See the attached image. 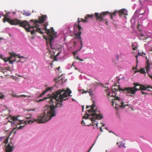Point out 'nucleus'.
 Segmentation results:
<instances>
[{
  "mask_svg": "<svg viewBox=\"0 0 152 152\" xmlns=\"http://www.w3.org/2000/svg\"><path fill=\"white\" fill-rule=\"evenodd\" d=\"M100 130L101 132H103V130L102 129V127H100Z\"/></svg>",
  "mask_w": 152,
  "mask_h": 152,
  "instance_id": "43",
  "label": "nucleus"
},
{
  "mask_svg": "<svg viewBox=\"0 0 152 152\" xmlns=\"http://www.w3.org/2000/svg\"><path fill=\"white\" fill-rule=\"evenodd\" d=\"M142 56V53H140V52H138V55H136L135 56V57H136V59H137V62H138V61H137V58L138 57V56Z\"/></svg>",
  "mask_w": 152,
  "mask_h": 152,
  "instance_id": "33",
  "label": "nucleus"
},
{
  "mask_svg": "<svg viewBox=\"0 0 152 152\" xmlns=\"http://www.w3.org/2000/svg\"><path fill=\"white\" fill-rule=\"evenodd\" d=\"M105 129H106V130H107V129H108V128H105Z\"/></svg>",
  "mask_w": 152,
  "mask_h": 152,
  "instance_id": "57",
  "label": "nucleus"
},
{
  "mask_svg": "<svg viewBox=\"0 0 152 152\" xmlns=\"http://www.w3.org/2000/svg\"><path fill=\"white\" fill-rule=\"evenodd\" d=\"M1 14H0V18H1Z\"/></svg>",
  "mask_w": 152,
  "mask_h": 152,
  "instance_id": "56",
  "label": "nucleus"
},
{
  "mask_svg": "<svg viewBox=\"0 0 152 152\" xmlns=\"http://www.w3.org/2000/svg\"><path fill=\"white\" fill-rule=\"evenodd\" d=\"M142 56H144L145 55H146V54L145 53H143V52H142Z\"/></svg>",
  "mask_w": 152,
  "mask_h": 152,
  "instance_id": "42",
  "label": "nucleus"
},
{
  "mask_svg": "<svg viewBox=\"0 0 152 152\" xmlns=\"http://www.w3.org/2000/svg\"><path fill=\"white\" fill-rule=\"evenodd\" d=\"M117 12V11H115L113 12L112 13H110L108 11L102 12L100 13H95V16L96 18V20H98L99 21H106V20L104 19V17L108 14H110L111 16V19H112L113 16H115L116 15V13Z\"/></svg>",
  "mask_w": 152,
  "mask_h": 152,
  "instance_id": "8",
  "label": "nucleus"
},
{
  "mask_svg": "<svg viewBox=\"0 0 152 152\" xmlns=\"http://www.w3.org/2000/svg\"><path fill=\"white\" fill-rule=\"evenodd\" d=\"M111 100H112V105H113L114 104L115 105V108H116V106H118L121 108H124L126 106H128L127 104H124V102L121 101L120 97L117 96L116 97L111 99Z\"/></svg>",
  "mask_w": 152,
  "mask_h": 152,
  "instance_id": "9",
  "label": "nucleus"
},
{
  "mask_svg": "<svg viewBox=\"0 0 152 152\" xmlns=\"http://www.w3.org/2000/svg\"><path fill=\"white\" fill-rule=\"evenodd\" d=\"M36 110V108H35V109H32V110H29L28 111H34L35 110Z\"/></svg>",
  "mask_w": 152,
  "mask_h": 152,
  "instance_id": "44",
  "label": "nucleus"
},
{
  "mask_svg": "<svg viewBox=\"0 0 152 152\" xmlns=\"http://www.w3.org/2000/svg\"><path fill=\"white\" fill-rule=\"evenodd\" d=\"M94 104V105H95V104H94V103H93V104L91 106H86V109H88V108L89 107H91V106H92L93 104Z\"/></svg>",
  "mask_w": 152,
  "mask_h": 152,
  "instance_id": "39",
  "label": "nucleus"
},
{
  "mask_svg": "<svg viewBox=\"0 0 152 152\" xmlns=\"http://www.w3.org/2000/svg\"><path fill=\"white\" fill-rule=\"evenodd\" d=\"M81 124H82L83 125H87V126H89L90 125H92V126H94V125L93 124H90V125H88V124H86L84 122V120H82L81 122Z\"/></svg>",
  "mask_w": 152,
  "mask_h": 152,
  "instance_id": "34",
  "label": "nucleus"
},
{
  "mask_svg": "<svg viewBox=\"0 0 152 152\" xmlns=\"http://www.w3.org/2000/svg\"><path fill=\"white\" fill-rule=\"evenodd\" d=\"M145 11H144V12H143V13H140V15H143V14H144L145 13Z\"/></svg>",
  "mask_w": 152,
  "mask_h": 152,
  "instance_id": "47",
  "label": "nucleus"
},
{
  "mask_svg": "<svg viewBox=\"0 0 152 152\" xmlns=\"http://www.w3.org/2000/svg\"><path fill=\"white\" fill-rule=\"evenodd\" d=\"M15 61H16L15 60H13V61L10 60V61H9V63L10 64H12Z\"/></svg>",
  "mask_w": 152,
  "mask_h": 152,
  "instance_id": "37",
  "label": "nucleus"
},
{
  "mask_svg": "<svg viewBox=\"0 0 152 152\" xmlns=\"http://www.w3.org/2000/svg\"><path fill=\"white\" fill-rule=\"evenodd\" d=\"M149 76L152 79V75H149Z\"/></svg>",
  "mask_w": 152,
  "mask_h": 152,
  "instance_id": "45",
  "label": "nucleus"
},
{
  "mask_svg": "<svg viewBox=\"0 0 152 152\" xmlns=\"http://www.w3.org/2000/svg\"><path fill=\"white\" fill-rule=\"evenodd\" d=\"M101 124H102V127L104 126H105V124H103L102 123H101Z\"/></svg>",
  "mask_w": 152,
  "mask_h": 152,
  "instance_id": "48",
  "label": "nucleus"
},
{
  "mask_svg": "<svg viewBox=\"0 0 152 152\" xmlns=\"http://www.w3.org/2000/svg\"><path fill=\"white\" fill-rule=\"evenodd\" d=\"M116 88H112L111 91L110 92L107 94L108 97L109 99H110V97L115 98L118 96L120 95L121 92L120 91H121L119 89V88H120V86H117Z\"/></svg>",
  "mask_w": 152,
  "mask_h": 152,
  "instance_id": "10",
  "label": "nucleus"
},
{
  "mask_svg": "<svg viewBox=\"0 0 152 152\" xmlns=\"http://www.w3.org/2000/svg\"><path fill=\"white\" fill-rule=\"evenodd\" d=\"M83 109H84V106H83V107H82V110H83Z\"/></svg>",
  "mask_w": 152,
  "mask_h": 152,
  "instance_id": "54",
  "label": "nucleus"
},
{
  "mask_svg": "<svg viewBox=\"0 0 152 152\" xmlns=\"http://www.w3.org/2000/svg\"><path fill=\"white\" fill-rule=\"evenodd\" d=\"M132 49L134 50H137L138 48V47L137 46H135L134 47V44L132 43Z\"/></svg>",
  "mask_w": 152,
  "mask_h": 152,
  "instance_id": "32",
  "label": "nucleus"
},
{
  "mask_svg": "<svg viewBox=\"0 0 152 152\" xmlns=\"http://www.w3.org/2000/svg\"><path fill=\"white\" fill-rule=\"evenodd\" d=\"M118 12L119 13V15L121 17V15H127V12H126V10L124 9H122L118 11Z\"/></svg>",
  "mask_w": 152,
  "mask_h": 152,
  "instance_id": "18",
  "label": "nucleus"
},
{
  "mask_svg": "<svg viewBox=\"0 0 152 152\" xmlns=\"http://www.w3.org/2000/svg\"><path fill=\"white\" fill-rule=\"evenodd\" d=\"M137 88H139V86H137Z\"/></svg>",
  "mask_w": 152,
  "mask_h": 152,
  "instance_id": "59",
  "label": "nucleus"
},
{
  "mask_svg": "<svg viewBox=\"0 0 152 152\" xmlns=\"http://www.w3.org/2000/svg\"><path fill=\"white\" fill-rule=\"evenodd\" d=\"M10 135H9L6 138V139L4 140V143L5 144V145H6L8 142V140L10 138Z\"/></svg>",
  "mask_w": 152,
  "mask_h": 152,
  "instance_id": "27",
  "label": "nucleus"
},
{
  "mask_svg": "<svg viewBox=\"0 0 152 152\" xmlns=\"http://www.w3.org/2000/svg\"><path fill=\"white\" fill-rule=\"evenodd\" d=\"M138 72H140L142 74H144L145 73V71L144 69L142 68H141L139 71Z\"/></svg>",
  "mask_w": 152,
  "mask_h": 152,
  "instance_id": "31",
  "label": "nucleus"
},
{
  "mask_svg": "<svg viewBox=\"0 0 152 152\" xmlns=\"http://www.w3.org/2000/svg\"><path fill=\"white\" fill-rule=\"evenodd\" d=\"M18 116L17 117H15V116H13L12 117L11 119L12 120V121H9V122H11L12 125L15 124V125H17L16 126V128H14L13 129V132L15 131L14 132V133H15V132L16 131V129H22L26 124H27V123L28 124H30L37 121H38V122L39 123L38 118L37 119H33V121L29 120L26 122V121H20L18 119Z\"/></svg>",
  "mask_w": 152,
  "mask_h": 152,
  "instance_id": "5",
  "label": "nucleus"
},
{
  "mask_svg": "<svg viewBox=\"0 0 152 152\" xmlns=\"http://www.w3.org/2000/svg\"><path fill=\"white\" fill-rule=\"evenodd\" d=\"M9 112L8 110H4L2 112V115L3 116H6L9 114Z\"/></svg>",
  "mask_w": 152,
  "mask_h": 152,
  "instance_id": "22",
  "label": "nucleus"
},
{
  "mask_svg": "<svg viewBox=\"0 0 152 152\" xmlns=\"http://www.w3.org/2000/svg\"><path fill=\"white\" fill-rule=\"evenodd\" d=\"M93 16L92 15H87L85 17V19L83 18H81L80 20V22L82 21L84 23H86L90 19H91Z\"/></svg>",
  "mask_w": 152,
  "mask_h": 152,
  "instance_id": "14",
  "label": "nucleus"
},
{
  "mask_svg": "<svg viewBox=\"0 0 152 152\" xmlns=\"http://www.w3.org/2000/svg\"><path fill=\"white\" fill-rule=\"evenodd\" d=\"M48 25V24L47 23H45L44 25V27H46Z\"/></svg>",
  "mask_w": 152,
  "mask_h": 152,
  "instance_id": "40",
  "label": "nucleus"
},
{
  "mask_svg": "<svg viewBox=\"0 0 152 152\" xmlns=\"http://www.w3.org/2000/svg\"><path fill=\"white\" fill-rule=\"evenodd\" d=\"M46 18H47V17L46 15H43L39 17L38 20L32 19L30 20V22L33 23L32 26H33V28H31L30 29L31 31H30L32 35L34 34L36 31L41 34H42L43 33V32L41 30L40 28L38 27L39 26V24H41L43 23Z\"/></svg>",
  "mask_w": 152,
  "mask_h": 152,
  "instance_id": "4",
  "label": "nucleus"
},
{
  "mask_svg": "<svg viewBox=\"0 0 152 152\" xmlns=\"http://www.w3.org/2000/svg\"><path fill=\"white\" fill-rule=\"evenodd\" d=\"M12 96L13 97H16L18 98H19V97H27V96L30 97V96H27V95H15V94H12Z\"/></svg>",
  "mask_w": 152,
  "mask_h": 152,
  "instance_id": "21",
  "label": "nucleus"
},
{
  "mask_svg": "<svg viewBox=\"0 0 152 152\" xmlns=\"http://www.w3.org/2000/svg\"><path fill=\"white\" fill-rule=\"evenodd\" d=\"M82 32V31H78V32L75 33L74 34V35L76 37V39H79L80 40L81 46L78 51H80L83 47L82 41L80 36Z\"/></svg>",
  "mask_w": 152,
  "mask_h": 152,
  "instance_id": "13",
  "label": "nucleus"
},
{
  "mask_svg": "<svg viewBox=\"0 0 152 152\" xmlns=\"http://www.w3.org/2000/svg\"><path fill=\"white\" fill-rule=\"evenodd\" d=\"M62 78L60 77H58L57 78L54 79V80L56 83H62Z\"/></svg>",
  "mask_w": 152,
  "mask_h": 152,
  "instance_id": "19",
  "label": "nucleus"
},
{
  "mask_svg": "<svg viewBox=\"0 0 152 152\" xmlns=\"http://www.w3.org/2000/svg\"><path fill=\"white\" fill-rule=\"evenodd\" d=\"M5 146L6 152H12L13 151V148L15 147L11 141H10V142L7 145H5Z\"/></svg>",
  "mask_w": 152,
  "mask_h": 152,
  "instance_id": "12",
  "label": "nucleus"
},
{
  "mask_svg": "<svg viewBox=\"0 0 152 152\" xmlns=\"http://www.w3.org/2000/svg\"><path fill=\"white\" fill-rule=\"evenodd\" d=\"M87 92H88L89 93V94H90V95H91V94L92 93L91 91V92H88L87 91H84V92H82V93L83 94V93H86Z\"/></svg>",
  "mask_w": 152,
  "mask_h": 152,
  "instance_id": "36",
  "label": "nucleus"
},
{
  "mask_svg": "<svg viewBox=\"0 0 152 152\" xmlns=\"http://www.w3.org/2000/svg\"><path fill=\"white\" fill-rule=\"evenodd\" d=\"M60 68V67H59L58 68V69L59 70Z\"/></svg>",
  "mask_w": 152,
  "mask_h": 152,
  "instance_id": "55",
  "label": "nucleus"
},
{
  "mask_svg": "<svg viewBox=\"0 0 152 152\" xmlns=\"http://www.w3.org/2000/svg\"><path fill=\"white\" fill-rule=\"evenodd\" d=\"M133 84L134 86L132 87H126L123 89H122L121 88L119 87V89L124 93L126 96H133L135 95L136 92L138 91V90L137 89V86L138 85V84L134 83Z\"/></svg>",
  "mask_w": 152,
  "mask_h": 152,
  "instance_id": "7",
  "label": "nucleus"
},
{
  "mask_svg": "<svg viewBox=\"0 0 152 152\" xmlns=\"http://www.w3.org/2000/svg\"><path fill=\"white\" fill-rule=\"evenodd\" d=\"M140 38L141 39L144 40L146 39L147 38L146 33L145 32H141L140 33Z\"/></svg>",
  "mask_w": 152,
  "mask_h": 152,
  "instance_id": "17",
  "label": "nucleus"
},
{
  "mask_svg": "<svg viewBox=\"0 0 152 152\" xmlns=\"http://www.w3.org/2000/svg\"><path fill=\"white\" fill-rule=\"evenodd\" d=\"M4 138V137H0V141H1Z\"/></svg>",
  "mask_w": 152,
  "mask_h": 152,
  "instance_id": "41",
  "label": "nucleus"
},
{
  "mask_svg": "<svg viewBox=\"0 0 152 152\" xmlns=\"http://www.w3.org/2000/svg\"><path fill=\"white\" fill-rule=\"evenodd\" d=\"M4 69H5V72H6V70H8L10 72L11 71V69L10 66L6 67Z\"/></svg>",
  "mask_w": 152,
  "mask_h": 152,
  "instance_id": "29",
  "label": "nucleus"
},
{
  "mask_svg": "<svg viewBox=\"0 0 152 152\" xmlns=\"http://www.w3.org/2000/svg\"><path fill=\"white\" fill-rule=\"evenodd\" d=\"M80 18H78L77 19V23H75L74 24V28H77L78 30H79V31H80L81 29L82 28L80 25Z\"/></svg>",
  "mask_w": 152,
  "mask_h": 152,
  "instance_id": "16",
  "label": "nucleus"
},
{
  "mask_svg": "<svg viewBox=\"0 0 152 152\" xmlns=\"http://www.w3.org/2000/svg\"><path fill=\"white\" fill-rule=\"evenodd\" d=\"M44 30L46 31L48 36L46 39L47 45H49L51 48L53 50L55 49L56 46H53V42L54 38L56 37V34L53 27H51L50 29H47L46 27H45Z\"/></svg>",
  "mask_w": 152,
  "mask_h": 152,
  "instance_id": "6",
  "label": "nucleus"
},
{
  "mask_svg": "<svg viewBox=\"0 0 152 152\" xmlns=\"http://www.w3.org/2000/svg\"><path fill=\"white\" fill-rule=\"evenodd\" d=\"M94 145V144L92 145V146L91 147V148H90L88 150V151L87 152H90L91 149L92 148V147Z\"/></svg>",
  "mask_w": 152,
  "mask_h": 152,
  "instance_id": "38",
  "label": "nucleus"
},
{
  "mask_svg": "<svg viewBox=\"0 0 152 152\" xmlns=\"http://www.w3.org/2000/svg\"><path fill=\"white\" fill-rule=\"evenodd\" d=\"M4 18L3 19V22L5 23L6 21L8 22L10 25H19L20 26L24 28L28 32H30L31 28H33V26H30L26 20H24L21 22L20 20H18L16 18L10 20L7 17V15H3Z\"/></svg>",
  "mask_w": 152,
  "mask_h": 152,
  "instance_id": "2",
  "label": "nucleus"
},
{
  "mask_svg": "<svg viewBox=\"0 0 152 152\" xmlns=\"http://www.w3.org/2000/svg\"><path fill=\"white\" fill-rule=\"evenodd\" d=\"M71 93V91L69 88L66 90L64 89L59 90L52 94L48 95L46 97L43 99L37 101V102H40L46 100V101L50 104L46 105L45 108L44 113L41 114L38 117L39 123H46L52 117L56 116V113L55 110L57 107L62 105L63 101L67 99L65 98L69 96Z\"/></svg>",
  "mask_w": 152,
  "mask_h": 152,
  "instance_id": "1",
  "label": "nucleus"
},
{
  "mask_svg": "<svg viewBox=\"0 0 152 152\" xmlns=\"http://www.w3.org/2000/svg\"><path fill=\"white\" fill-rule=\"evenodd\" d=\"M145 58H146V59L147 60V61H147L148 60H149L148 59L147 57H145Z\"/></svg>",
  "mask_w": 152,
  "mask_h": 152,
  "instance_id": "50",
  "label": "nucleus"
},
{
  "mask_svg": "<svg viewBox=\"0 0 152 152\" xmlns=\"http://www.w3.org/2000/svg\"><path fill=\"white\" fill-rule=\"evenodd\" d=\"M140 26V24H138L137 26V28L138 29H139V28Z\"/></svg>",
  "mask_w": 152,
  "mask_h": 152,
  "instance_id": "46",
  "label": "nucleus"
},
{
  "mask_svg": "<svg viewBox=\"0 0 152 152\" xmlns=\"http://www.w3.org/2000/svg\"><path fill=\"white\" fill-rule=\"evenodd\" d=\"M31 13H28V12H24L23 13V15H24L26 16H29L31 15Z\"/></svg>",
  "mask_w": 152,
  "mask_h": 152,
  "instance_id": "30",
  "label": "nucleus"
},
{
  "mask_svg": "<svg viewBox=\"0 0 152 152\" xmlns=\"http://www.w3.org/2000/svg\"><path fill=\"white\" fill-rule=\"evenodd\" d=\"M0 72H3L4 74H5V69L1 67H0Z\"/></svg>",
  "mask_w": 152,
  "mask_h": 152,
  "instance_id": "28",
  "label": "nucleus"
},
{
  "mask_svg": "<svg viewBox=\"0 0 152 152\" xmlns=\"http://www.w3.org/2000/svg\"><path fill=\"white\" fill-rule=\"evenodd\" d=\"M6 58H7L6 60H7V61H8L11 60L12 59V57L11 56V57Z\"/></svg>",
  "mask_w": 152,
  "mask_h": 152,
  "instance_id": "35",
  "label": "nucleus"
},
{
  "mask_svg": "<svg viewBox=\"0 0 152 152\" xmlns=\"http://www.w3.org/2000/svg\"><path fill=\"white\" fill-rule=\"evenodd\" d=\"M135 83L138 84V85L137 86V89H138V91L139 90H140L141 91H145V90L148 91H151V90L149 89H152V87H151L147 85L145 86L144 85H141L137 83Z\"/></svg>",
  "mask_w": 152,
  "mask_h": 152,
  "instance_id": "11",
  "label": "nucleus"
},
{
  "mask_svg": "<svg viewBox=\"0 0 152 152\" xmlns=\"http://www.w3.org/2000/svg\"><path fill=\"white\" fill-rule=\"evenodd\" d=\"M51 90V88H47L44 91H43V92L41 94H40L39 96V97H42V96L44 95L48 91Z\"/></svg>",
  "mask_w": 152,
  "mask_h": 152,
  "instance_id": "20",
  "label": "nucleus"
},
{
  "mask_svg": "<svg viewBox=\"0 0 152 152\" xmlns=\"http://www.w3.org/2000/svg\"><path fill=\"white\" fill-rule=\"evenodd\" d=\"M107 21H106V24H107Z\"/></svg>",
  "mask_w": 152,
  "mask_h": 152,
  "instance_id": "58",
  "label": "nucleus"
},
{
  "mask_svg": "<svg viewBox=\"0 0 152 152\" xmlns=\"http://www.w3.org/2000/svg\"><path fill=\"white\" fill-rule=\"evenodd\" d=\"M117 144L118 145V146L119 148H125L126 147L125 146L124 144L123 143L121 142H117Z\"/></svg>",
  "mask_w": 152,
  "mask_h": 152,
  "instance_id": "23",
  "label": "nucleus"
},
{
  "mask_svg": "<svg viewBox=\"0 0 152 152\" xmlns=\"http://www.w3.org/2000/svg\"><path fill=\"white\" fill-rule=\"evenodd\" d=\"M5 97V95L3 94V93H0V99H4Z\"/></svg>",
  "mask_w": 152,
  "mask_h": 152,
  "instance_id": "26",
  "label": "nucleus"
},
{
  "mask_svg": "<svg viewBox=\"0 0 152 152\" xmlns=\"http://www.w3.org/2000/svg\"><path fill=\"white\" fill-rule=\"evenodd\" d=\"M141 93L142 94H145V92L143 91H141Z\"/></svg>",
  "mask_w": 152,
  "mask_h": 152,
  "instance_id": "49",
  "label": "nucleus"
},
{
  "mask_svg": "<svg viewBox=\"0 0 152 152\" xmlns=\"http://www.w3.org/2000/svg\"><path fill=\"white\" fill-rule=\"evenodd\" d=\"M152 67V63L149 62V60H148L146 62V66L145 67L146 72H148L150 71V69Z\"/></svg>",
  "mask_w": 152,
  "mask_h": 152,
  "instance_id": "15",
  "label": "nucleus"
},
{
  "mask_svg": "<svg viewBox=\"0 0 152 152\" xmlns=\"http://www.w3.org/2000/svg\"><path fill=\"white\" fill-rule=\"evenodd\" d=\"M77 59H79V57L78 56H77Z\"/></svg>",
  "mask_w": 152,
  "mask_h": 152,
  "instance_id": "52",
  "label": "nucleus"
},
{
  "mask_svg": "<svg viewBox=\"0 0 152 152\" xmlns=\"http://www.w3.org/2000/svg\"><path fill=\"white\" fill-rule=\"evenodd\" d=\"M0 58L4 60V61L5 62H7V60H6L7 58L6 57H4L3 55L1 54H0Z\"/></svg>",
  "mask_w": 152,
  "mask_h": 152,
  "instance_id": "25",
  "label": "nucleus"
},
{
  "mask_svg": "<svg viewBox=\"0 0 152 152\" xmlns=\"http://www.w3.org/2000/svg\"><path fill=\"white\" fill-rule=\"evenodd\" d=\"M10 55L12 57L18 56V58H23V56H18V55H16L15 53L14 52H10Z\"/></svg>",
  "mask_w": 152,
  "mask_h": 152,
  "instance_id": "24",
  "label": "nucleus"
},
{
  "mask_svg": "<svg viewBox=\"0 0 152 152\" xmlns=\"http://www.w3.org/2000/svg\"><path fill=\"white\" fill-rule=\"evenodd\" d=\"M30 117H31V116H30L29 117H26V118H29Z\"/></svg>",
  "mask_w": 152,
  "mask_h": 152,
  "instance_id": "53",
  "label": "nucleus"
},
{
  "mask_svg": "<svg viewBox=\"0 0 152 152\" xmlns=\"http://www.w3.org/2000/svg\"><path fill=\"white\" fill-rule=\"evenodd\" d=\"M79 60H80V61H83V60L81 59H80V58L79 59Z\"/></svg>",
  "mask_w": 152,
  "mask_h": 152,
  "instance_id": "51",
  "label": "nucleus"
},
{
  "mask_svg": "<svg viewBox=\"0 0 152 152\" xmlns=\"http://www.w3.org/2000/svg\"><path fill=\"white\" fill-rule=\"evenodd\" d=\"M95 107L94 104L91 106V108L90 110H88L89 113L93 112L91 114H86L83 117V119H90L92 123L96 125V126H98V123L95 120L96 119L100 120L103 118V116L99 113V111L94 109Z\"/></svg>",
  "mask_w": 152,
  "mask_h": 152,
  "instance_id": "3",
  "label": "nucleus"
}]
</instances>
